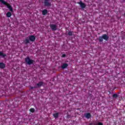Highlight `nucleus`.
<instances>
[{
    "label": "nucleus",
    "instance_id": "nucleus-1",
    "mask_svg": "<svg viewBox=\"0 0 125 125\" xmlns=\"http://www.w3.org/2000/svg\"><path fill=\"white\" fill-rule=\"evenodd\" d=\"M0 1L3 4L6 5L7 7L9 9V10H10V11H11V12H13V8H12V6H11V5H10V4H9V3L6 2V1H5L3 0H0Z\"/></svg>",
    "mask_w": 125,
    "mask_h": 125
},
{
    "label": "nucleus",
    "instance_id": "nucleus-2",
    "mask_svg": "<svg viewBox=\"0 0 125 125\" xmlns=\"http://www.w3.org/2000/svg\"><path fill=\"white\" fill-rule=\"evenodd\" d=\"M103 40L106 41H108V40H109V36H108L107 34H103L102 36H100L99 37V41L100 42H103Z\"/></svg>",
    "mask_w": 125,
    "mask_h": 125
},
{
    "label": "nucleus",
    "instance_id": "nucleus-3",
    "mask_svg": "<svg viewBox=\"0 0 125 125\" xmlns=\"http://www.w3.org/2000/svg\"><path fill=\"white\" fill-rule=\"evenodd\" d=\"M25 61L27 65H32L34 63V60H31L29 57L25 58Z\"/></svg>",
    "mask_w": 125,
    "mask_h": 125
},
{
    "label": "nucleus",
    "instance_id": "nucleus-4",
    "mask_svg": "<svg viewBox=\"0 0 125 125\" xmlns=\"http://www.w3.org/2000/svg\"><path fill=\"white\" fill-rule=\"evenodd\" d=\"M50 0H44V4L45 6H51V3L49 2Z\"/></svg>",
    "mask_w": 125,
    "mask_h": 125
},
{
    "label": "nucleus",
    "instance_id": "nucleus-5",
    "mask_svg": "<svg viewBox=\"0 0 125 125\" xmlns=\"http://www.w3.org/2000/svg\"><path fill=\"white\" fill-rule=\"evenodd\" d=\"M50 27L52 31H56L57 30V25L56 24H50Z\"/></svg>",
    "mask_w": 125,
    "mask_h": 125
},
{
    "label": "nucleus",
    "instance_id": "nucleus-6",
    "mask_svg": "<svg viewBox=\"0 0 125 125\" xmlns=\"http://www.w3.org/2000/svg\"><path fill=\"white\" fill-rule=\"evenodd\" d=\"M78 3L79 4H80L81 7L82 8H85L86 5H85V4L83 2V1H80V2H78Z\"/></svg>",
    "mask_w": 125,
    "mask_h": 125
},
{
    "label": "nucleus",
    "instance_id": "nucleus-7",
    "mask_svg": "<svg viewBox=\"0 0 125 125\" xmlns=\"http://www.w3.org/2000/svg\"><path fill=\"white\" fill-rule=\"evenodd\" d=\"M28 38L29 39V41L30 42H35V41H36V37H35L34 35L29 36Z\"/></svg>",
    "mask_w": 125,
    "mask_h": 125
},
{
    "label": "nucleus",
    "instance_id": "nucleus-8",
    "mask_svg": "<svg viewBox=\"0 0 125 125\" xmlns=\"http://www.w3.org/2000/svg\"><path fill=\"white\" fill-rule=\"evenodd\" d=\"M43 84V82H40L36 84V88H38V87H41V86H42V85Z\"/></svg>",
    "mask_w": 125,
    "mask_h": 125
},
{
    "label": "nucleus",
    "instance_id": "nucleus-9",
    "mask_svg": "<svg viewBox=\"0 0 125 125\" xmlns=\"http://www.w3.org/2000/svg\"><path fill=\"white\" fill-rule=\"evenodd\" d=\"M23 42L25 44H28V43H30V39H29V37L26 38Z\"/></svg>",
    "mask_w": 125,
    "mask_h": 125
},
{
    "label": "nucleus",
    "instance_id": "nucleus-10",
    "mask_svg": "<svg viewBox=\"0 0 125 125\" xmlns=\"http://www.w3.org/2000/svg\"><path fill=\"white\" fill-rule=\"evenodd\" d=\"M84 116L86 119H90V118H91V114L89 113H85Z\"/></svg>",
    "mask_w": 125,
    "mask_h": 125
},
{
    "label": "nucleus",
    "instance_id": "nucleus-11",
    "mask_svg": "<svg viewBox=\"0 0 125 125\" xmlns=\"http://www.w3.org/2000/svg\"><path fill=\"white\" fill-rule=\"evenodd\" d=\"M0 69H4L5 68V64L3 62H0Z\"/></svg>",
    "mask_w": 125,
    "mask_h": 125
},
{
    "label": "nucleus",
    "instance_id": "nucleus-12",
    "mask_svg": "<svg viewBox=\"0 0 125 125\" xmlns=\"http://www.w3.org/2000/svg\"><path fill=\"white\" fill-rule=\"evenodd\" d=\"M67 67H68V63H65L62 65V69H66Z\"/></svg>",
    "mask_w": 125,
    "mask_h": 125
},
{
    "label": "nucleus",
    "instance_id": "nucleus-13",
    "mask_svg": "<svg viewBox=\"0 0 125 125\" xmlns=\"http://www.w3.org/2000/svg\"><path fill=\"white\" fill-rule=\"evenodd\" d=\"M53 117L55 118V119H57L58 117H59V113H54L53 114Z\"/></svg>",
    "mask_w": 125,
    "mask_h": 125
},
{
    "label": "nucleus",
    "instance_id": "nucleus-14",
    "mask_svg": "<svg viewBox=\"0 0 125 125\" xmlns=\"http://www.w3.org/2000/svg\"><path fill=\"white\" fill-rule=\"evenodd\" d=\"M47 14V10L44 9L42 11V15H46Z\"/></svg>",
    "mask_w": 125,
    "mask_h": 125
},
{
    "label": "nucleus",
    "instance_id": "nucleus-15",
    "mask_svg": "<svg viewBox=\"0 0 125 125\" xmlns=\"http://www.w3.org/2000/svg\"><path fill=\"white\" fill-rule=\"evenodd\" d=\"M0 56L2 57L3 58L5 57V56H6V54H3L2 52L0 51Z\"/></svg>",
    "mask_w": 125,
    "mask_h": 125
},
{
    "label": "nucleus",
    "instance_id": "nucleus-16",
    "mask_svg": "<svg viewBox=\"0 0 125 125\" xmlns=\"http://www.w3.org/2000/svg\"><path fill=\"white\" fill-rule=\"evenodd\" d=\"M6 15L8 18H9V17H11V15H12V14H11V13L9 12L6 13Z\"/></svg>",
    "mask_w": 125,
    "mask_h": 125
},
{
    "label": "nucleus",
    "instance_id": "nucleus-17",
    "mask_svg": "<svg viewBox=\"0 0 125 125\" xmlns=\"http://www.w3.org/2000/svg\"><path fill=\"white\" fill-rule=\"evenodd\" d=\"M68 35V36H73V31H69Z\"/></svg>",
    "mask_w": 125,
    "mask_h": 125
},
{
    "label": "nucleus",
    "instance_id": "nucleus-18",
    "mask_svg": "<svg viewBox=\"0 0 125 125\" xmlns=\"http://www.w3.org/2000/svg\"><path fill=\"white\" fill-rule=\"evenodd\" d=\"M112 97H113V98H118V94H114L113 95Z\"/></svg>",
    "mask_w": 125,
    "mask_h": 125
},
{
    "label": "nucleus",
    "instance_id": "nucleus-19",
    "mask_svg": "<svg viewBox=\"0 0 125 125\" xmlns=\"http://www.w3.org/2000/svg\"><path fill=\"white\" fill-rule=\"evenodd\" d=\"M30 111L31 112V113H34V112H35V108H30Z\"/></svg>",
    "mask_w": 125,
    "mask_h": 125
},
{
    "label": "nucleus",
    "instance_id": "nucleus-20",
    "mask_svg": "<svg viewBox=\"0 0 125 125\" xmlns=\"http://www.w3.org/2000/svg\"><path fill=\"white\" fill-rule=\"evenodd\" d=\"M33 88H37L36 86H35L34 87H30V89H33Z\"/></svg>",
    "mask_w": 125,
    "mask_h": 125
},
{
    "label": "nucleus",
    "instance_id": "nucleus-21",
    "mask_svg": "<svg viewBox=\"0 0 125 125\" xmlns=\"http://www.w3.org/2000/svg\"><path fill=\"white\" fill-rule=\"evenodd\" d=\"M98 125H103V124L102 123H101V122H99L98 123Z\"/></svg>",
    "mask_w": 125,
    "mask_h": 125
},
{
    "label": "nucleus",
    "instance_id": "nucleus-22",
    "mask_svg": "<svg viewBox=\"0 0 125 125\" xmlns=\"http://www.w3.org/2000/svg\"><path fill=\"white\" fill-rule=\"evenodd\" d=\"M62 57H66V55L63 54Z\"/></svg>",
    "mask_w": 125,
    "mask_h": 125
},
{
    "label": "nucleus",
    "instance_id": "nucleus-23",
    "mask_svg": "<svg viewBox=\"0 0 125 125\" xmlns=\"http://www.w3.org/2000/svg\"><path fill=\"white\" fill-rule=\"evenodd\" d=\"M93 124V123H89V125H95V124Z\"/></svg>",
    "mask_w": 125,
    "mask_h": 125
}]
</instances>
